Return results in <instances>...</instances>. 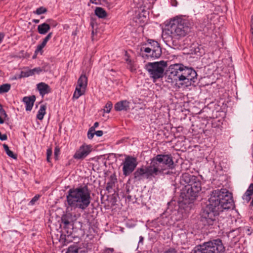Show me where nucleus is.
<instances>
[{"label":"nucleus","instance_id":"obj_1","mask_svg":"<svg viewBox=\"0 0 253 253\" xmlns=\"http://www.w3.org/2000/svg\"><path fill=\"white\" fill-rule=\"evenodd\" d=\"M232 194L226 189L213 190L210 194L207 206L202 214V221L205 225H213L223 210L233 208Z\"/></svg>","mask_w":253,"mask_h":253},{"label":"nucleus","instance_id":"obj_2","mask_svg":"<svg viewBox=\"0 0 253 253\" xmlns=\"http://www.w3.org/2000/svg\"><path fill=\"white\" fill-rule=\"evenodd\" d=\"M192 26L193 23L187 19L174 18L163 32V38L167 42H176L190 33Z\"/></svg>","mask_w":253,"mask_h":253},{"label":"nucleus","instance_id":"obj_3","mask_svg":"<svg viewBox=\"0 0 253 253\" xmlns=\"http://www.w3.org/2000/svg\"><path fill=\"white\" fill-rule=\"evenodd\" d=\"M90 194L91 191L87 186L70 189L66 196L67 209L85 210L91 203Z\"/></svg>","mask_w":253,"mask_h":253},{"label":"nucleus","instance_id":"obj_4","mask_svg":"<svg viewBox=\"0 0 253 253\" xmlns=\"http://www.w3.org/2000/svg\"><path fill=\"white\" fill-rule=\"evenodd\" d=\"M181 182L185 184L181 192L182 198L187 203L193 202L202 189L200 180L194 175L184 173L181 176Z\"/></svg>","mask_w":253,"mask_h":253},{"label":"nucleus","instance_id":"obj_5","mask_svg":"<svg viewBox=\"0 0 253 253\" xmlns=\"http://www.w3.org/2000/svg\"><path fill=\"white\" fill-rule=\"evenodd\" d=\"M224 251V247L220 239L213 240L204 243L191 253H221Z\"/></svg>","mask_w":253,"mask_h":253},{"label":"nucleus","instance_id":"obj_6","mask_svg":"<svg viewBox=\"0 0 253 253\" xmlns=\"http://www.w3.org/2000/svg\"><path fill=\"white\" fill-rule=\"evenodd\" d=\"M167 66V62L164 61L149 62L145 65V69L151 78L157 80L164 76L165 69Z\"/></svg>","mask_w":253,"mask_h":253},{"label":"nucleus","instance_id":"obj_7","mask_svg":"<svg viewBox=\"0 0 253 253\" xmlns=\"http://www.w3.org/2000/svg\"><path fill=\"white\" fill-rule=\"evenodd\" d=\"M182 64H175L169 66L167 81L170 83H175V84L179 83L181 84L182 78L180 74H182Z\"/></svg>","mask_w":253,"mask_h":253},{"label":"nucleus","instance_id":"obj_8","mask_svg":"<svg viewBox=\"0 0 253 253\" xmlns=\"http://www.w3.org/2000/svg\"><path fill=\"white\" fill-rule=\"evenodd\" d=\"M181 74H180L182 78L181 85H185L188 86L196 82L197 74L196 72L192 68H188L183 65Z\"/></svg>","mask_w":253,"mask_h":253},{"label":"nucleus","instance_id":"obj_9","mask_svg":"<svg viewBox=\"0 0 253 253\" xmlns=\"http://www.w3.org/2000/svg\"><path fill=\"white\" fill-rule=\"evenodd\" d=\"M147 167L148 172L152 174L153 177H155L159 173H163L164 170H166V168H163L157 156L151 159L150 164L149 166H147Z\"/></svg>","mask_w":253,"mask_h":253},{"label":"nucleus","instance_id":"obj_10","mask_svg":"<svg viewBox=\"0 0 253 253\" xmlns=\"http://www.w3.org/2000/svg\"><path fill=\"white\" fill-rule=\"evenodd\" d=\"M137 164L136 158L132 156H126L123 163L124 175L125 176L129 175L135 169Z\"/></svg>","mask_w":253,"mask_h":253},{"label":"nucleus","instance_id":"obj_11","mask_svg":"<svg viewBox=\"0 0 253 253\" xmlns=\"http://www.w3.org/2000/svg\"><path fill=\"white\" fill-rule=\"evenodd\" d=\"M92 151V146L84 144L76 151L73 158L76 160H83Z\"/></svg>","mask_w":253,"mask_h":253},{"label":"nucleus","instance_id":"obj_12","mask_svg":"<svg viewBox=\"0 0 253 253\" xmlns=\"http://www.w3.org/2000/svg\"><path fill=\"white\" fill-rule=\"evenodd\" d=\"M158 158L160 161L163 168H172L173 166V161L170 155L159 154L157 155Z\"/></svg>","mask_w":253,"mask_h":253},{"label":"nucleus","instance_id":"obj_13","mask_svg":"<svg viewBox=\"0 0 253 253\" xmlns=\"http://www.w3.org/2000/svg\"><path fill=\"white\" fill-rule=\"evenodd\" d=\"M148 41L151 47L153 49V53H152L150 55L154 58L159 57L162 53L161 48L159 43L157 42L152 40H149Z\"/></svg>","mask_w":253,"mask_h":253},{"label":"nucleus","instance_id":"obj_14","mask_svg":"<svg viewBox=\"0 0 253 253\" xmlns=\"http://www.w3.org/2000/svg\"><path fill=\"white\" fill-rule=\"evenodd\" d=\"M133 175L134 178L137 180H140L141 179V176L143 175H145L147 178L153 177L152 174L148 172V168L147 166L145 168L142 167L138 168L134 172Z\"/></svg>","mask_w":253,"mask_h":253},{"label":"nucleus","instance_id":"obj_15","mask_svg":"<svg viewBox=\"0 0 253 253\" xmlns=\"http://www.w3.org/2000/svg\"><path fill=\"white\" fill-rule=\"evenodd\" d=\"M130 102L126 100L117 102L115 105V109L117 111H127L129 109Z\"/></svg>","mask_w":253,"mask_h":253},{"label":"nucleus","instance_id":"obj_16","mask_svg":"<svg viewBox=\"0 0 253 253\" xmlns=\"http://www.w3.org/2000/svg\"><path fill=\"white\" fill-rule=\"evenodd\" d=\"M36 97L34 95L29 97H24L23 99V102L26 104V110L27 111H31L33 106Z\"/></svg>","mask_w":253,"mask_h":253},{"label":"nucleus","instance_id":"obj_17","mask_svg":"<svg viewBox=\"0 0 253 253\" xmlns=\"http://www.w3.org/2000/svg\"><path fill=\"white\" fill-rule=\"evenodd\" d=\"M37 88L41 95L42 96L45 94L50 92L51 89L49 86L44 83H41L37 85Z\"/></svg>","mask_w":253,"mask_h":253},{"label":"nucleus","instance_id":"obj_18","mask_svg":"<svg viewBox=\"0 0 253 253\" xmlns=\"http://www.w3.org/2000/svg\"><path fill=\"white\" fill-rule=\"evenodd\" d=\"M49 24L44 23L38 26V31L40 34L44 35L50 30Z\"/></svg>","mask_w":253,"mask_h":253},{"label":"nucleus","instance_id":"obj_19","mask_svg":"<svg viewBox=\"0 0 253 253\" xmlns=\"http://www.w3.org/2000/svg\"><path fill=\"white\" fill-rule=\"evenodd\" d=\"M87 84V78L84 75H82L78 81L77 85L86 88Z\"/></svg>","mask_w":253,"mask_h":253},{"label":"nucleus","instance_id":"obj_20","mask_svg":"<svg viewBox=\"0 0 253 253\" xmlns=\"http://www.w3.org/2000/svg\"><path fill=\"white\" fill-rule=\"evenodd\" d=\"M85 88L77 85L73 95V98L78 99L85 92Z\"/></svg>","mask_w":253,"mask_h":253},{"label":"nucleus","instance_id":"obj_21","mask_svg":"<svg viewBox=\"0 0 253 253\" xmlns=\"http://www.w3.org/2000/svg\"><path fill=\"white\" fill-rule=\"evenodd\" d=\"M95 13L99 18H104L107 16L106 11L101 7H96L95 10Z\"/></svg>","mask_w":253,"mask_h":253},{"label":"nucleus","instance_id":"obj_22","mask_svg":"<svg viewBox=\"0 0 253 253\" xmlns=\"http://www.w3.org/2000/svg\"><path fill=\"white\" fill-rule=\"evenodd\" d=\"M84 251H83L81 248H78L77 246H70L66 253H84Z\"/></svg>","mask_w":253,"mask_h":253},{"label":"nucleus","instance_id":"obj_23","mask_svg":"<svg viewBox=\"0 0 253 253\" xmlns=\"http://www.w3.org/2000/svg\"><path fill=\"white\" fill-rule=\"evenodd\" d=\"M46 107L45 105H42L40 106V108L38 111L37 118L40 120H42L43 118L44 115L45 114Z\"/></svg>","mask_w":253,"mask_h":253},{"label":"nucleus","instance_id":"obj_24","mask_svg":"<svg viewBox=\"0 0 253 253\" xmlns=\"http://www.w3.org/2000/svg\"><path fill=\"white\" fill-rule=\"evenodd\" d=\"M71 219L72 215L70 213L64 214L61 217L62 223H64L65 226H68L70 224Z\"/></svg>","mask_w":253,"mask_h":253},{"label":"nucleus","instance_id":"obj_25","mask_svg":"<svg viewBox=\"0 0 253 253\" xmlns=\"http://www.w3.org/2000/svg\"><path fill=\"white\" fill-rule=\"evenodd\" d=\"M3 148L6 153V154L9 157L14 159H17V155L13 154V152L9 150L7 145L4 144H3Z\"/></svg>","mask_w":253,"mask_h":253},{"label":"nucleus","instance_id":"obj_26","mask_svg":"<svg viewBox=\"0 0 253 253\" xmlns=\"http://www.w3.org/2000/svg\"><path fill=\"white\" fill-rule=\"evenodd\" d=\"M10 84H3L0 86V93L8 92L10 89Z\"/></svg>","mask_w":253,"mask_h":253},{"label":"nucleus","instance_id":"obj_27","mask_svg":"<svg viewBox=\"0 0 253 253\" xmlns=\"http://www.w3.org/2000/svg\"><path fill=\"white\" fill-rule=\"evenodd\" d=\"M34 75L33 70H29L27 71H22L20 74V77H28Z\"/></svg>","mask_w":253,"mask_h":253},{"label":"nucleus","instance_id":"obj_28","mask_svg":"<svg viewBox=\"0 0 253 253\" xmlns=\"http://www.w3.org/2000/svg\"><path fill=\"white\" fill-rule=\"evenodd\" d=\"M111 181L108 182L107 183V185L106 189L107 190H109L110 188H112L113 186L114 185L115 182L116 181V178H114L113 176H111L110 177Z\"/></svg>","mask_w":253,"mask_h":253},{"label":"nucleus","instance_id":"obj_29","mask_svg":"<svg viewBox=\"0 0 253 253\" xmlns=\"http://www.w3.org/2000/svg\"><path fill=\"white\" fill-rule=\"evenodd\" d=\"M127 63V65H128V68L130 69V70L131 71V72H133V71L135 70V68L133 65V62L131 61V60H130L129 59L128 57H127L126 59Z\"/></svg>","mask_w":253,"mask_h":253},{"label":"nucleus","instance_id":"obj_30","mask_svg":"<svg viewBox=\"0 0 253 253\" xmlns=\"http://www.w3.org/2000/svg\"><path fill=\"white\" fill-rule=\"evenodd\" d=\"M46 11H47V9L45 8L42 6V7H40L37 8V10H36V11H35L34 12L38 15H40V14L45 13Z\"/></svg>","mask_w":253,"mask_h":253},{"label":"nucleus","instance_id":"obj_31","mask_svg":"<svg viewBox=\"0 0 253 253\" xmlns=\"http://www.w3.org/2000/svg\"><path fill=\"white\" fill-rule=\"evenodd\" d=\"M112 103L111 102H108L104 109V112L107 113H109L112 108Z\"/></svg>","mask_w":253,"mask_h":253},{"label":"nucleus","instance_id":"obj_32","mask_svg":"<svg viewBox=\"0 0 253 253\" xmlns=\"http://www.w3.org/2000/svg\"><path fill=\"white\" fill-rule=\"evenodd\" d=\"M40 197V195H36V196H35L30 201V202L29 203V205L31 206L34 205L35 204V203L39 199Z\"/></svg>","mask_w":253,"mask_h":253},{"label":"nucleus","instance_id":"obj_33","mask_svg":"<svg viewBox=\"0 0 253 253\" xmlns=\"http://www.w3.org/2000/svg\"><path fill=\"white\" fill-rule=\"evenodd\" d=\"M52 35V33L51 32L49 33L43 40L42 43H43L44 45H46L47 42L51 39Z\"/></svg>","mask_w":253,"mask_h":253},{"label":"nucleus","instance_id":"obj_34","mask_svg":"<svg viewBox=\"0 0 253 253\" xmlns=\"http://www.w3.org/2000/svg\"><path fill=\"white\" fill-rule=\"evenodd\" d=\"M163 253H178V252L175 248H169L166 250Z\"/></svg>","mask_w":253,"mask_h":253},{"label":"nucleus","instance_id":"obj_35","mask_svg":"<svg viewBox=\"0 0 253 253\" xmlns=\"http://www.w3.org/2000/svg\"><path fill=\"white\" fill-rule=\"evenodd\" d=\"M94 130H92L90 128L89 129V130L87 132V137L88 139H91L93 138L94 135L95 134Z\"/></svg>","mask_w":253,"mask_h":253},{"label":"nucleus","instance_id":"obj_36","mask_svg":"<svg viewBox=\"0 0 253 253\" xmlns=\"http://www.w3.org/2000/svg\"><path fill=\"white\" fill-rule=\"evenodd\" d=\"M45 46L43 43H42L41 44L38 45L37 46V48L35 51L36 53H37L38 52H39L40 51H41L42 49Z\"/></svg>","mask_w":253,"mask_h":253},{"label":"nucleus","instance_id":"obj_37","mask_svg":"<svg viewBox=\"0 0 253 253\" xmlns=\"http://www.w3.org/2000/svg\"><path fill=\"white\" fill-rule=\"evenodd\" d=\"M32 70H33L34 74H35L36 73L37 74H39L40 73H41L42 71V70L40 67L35 68Z\"/></svg>","mask_w":253,"mask_h":253},{"label":"nucleus","instance_id":"obj_38","mask_svg":"<svg viewBox=\"0 0 253 253\" xmlns=\"http://www.w3.org/2000/svg\"><path fill=\"white\" fill-rule=\"evenodd\" d=\"M47 22L48 23V24L52 25L53 27H55L57 25L56 22H55L54 21L51 20V19H48L47 20Z\"/></svg>","mask_w":253,"mask_h":253},{"label":"nucleus","instance_id":"obj_39","mask_svg":"<svg viewBox=\"0 0 253 253\" xmlns=\"http://www.w3.org/2000/svg\"><path fill=\"white\" fill-rule=\"evenodd\" d=\"M144 51L146 52V53H150L152 52V53H153V49L152 48H151V47H145L144 49Z\"/></svg>","mask_w":253,"mask_h":253},{"label":"nucleus","instance_id":"obj_40","mask_svg":"<svg viewBox=\"0 0 253 253\" xmlns=\"http://www.w3.org/2000/svg\"><path fill=\"white\" fill-rule=\"evenodd\" d=\"M60 149L59 148L56 147L54 150V156L56 159H57L58 155L59 154Z\"/></svg>","mask_w":253,"mask_h":253},{"label":"nucleus","instance_id":"obj_41","mask_svg":"<svg viewBox=\"0 0 253 253\" xmlns=\"http://www.w3.org/2000/svg\"><path fill=\"white\" fill-rule=\"evenodd\" d=\"M0 113L4 118H6L7 116L5 111L3 108L2 109H0Z\"/></svg>","mask_w":253,"mask_h":253},{"label":"nucleus","instance_id":"obj_42","mask_svg":"<svg viewBox=\"0 0 253 253\" xmlns=\"http://www.w3.org/2000/svg\"><path fill=\"white\" fill-rule=\"evenodd\" d=\"M114 251V250L113 248H108L104 251V253H113Z\"/></svg>","mask_w":253,"mask_h":253},{"label":"nucleus","instance_id":"obj_43","mask_svg":"<svg viewBox=\"0 0 253 253\" xmlns=\"http://www.w3.org/2000/svg\"><path fill=\"white\" fill-rule=\"evenodd\" d=\"M94 133L97 136H101L103 134L102 130H97L96 131H94Z\"/></svg>","mask_w":253,"mask_h":253},{"label":"nucleus","instance_id":"obj_44","mask_svg":"<svg viewBox=\"0 0 253 253\" xmlns=\"http://www.w3.org/2000/svg\"><path fill=\"white\" fill-rule=\"evenodd\" d=\"M99 126V123L98 122H95L94 124V125L93 126H92V127H91L90 128L92 130H94L95 131V129L96 127H98Z\"/></svg>","mask_w":253,"mask_h":253},{"label":"nucleus","instance_id":"obj_45","mask_svg":"<svg viewBox=\"0 0 253 253\" xmlns=\"http://www.w3.org/2000/svg\"><path fill=\"white\" fill-rule=\"evenodd\" d=\"M52 151L51 149L49 148L47 150L46 155L47 157H50L52 155Z\"/></svg>","mask_w":253,"mask_h":253},{"label":"nucleus","instance_id":"obj_46","mask_svg":"<svg viewBox=\"0 0 253 253\" xmlns=\"http://www.w3.org/2000/svg\"><path fill=\"white\" fill-rule=\"evenodd\" d=\"M91 25H92V32H91L92 40H94V39H93L94 36L95 34H96V32L94 29L93 25L92 24H91Z\"/></svg>","mask_w":253,"mask_h":253},{"label":"nucleus","instance_id":"obj_47","mask_svg":"<svg viewBox=\"0 0 253 253\" xmlns=\"http://www.w3.org/2000/svg\"><path fill=\"white\" fill-rule=\"evenodd\" d=\"M7 138V135L6 134H1V136H0V139L1 140H6Z\"/></svg>","mask_w":253,"mask_h":253},{"label":"nucleus","instance_id":"obj_48","mask_svg":"<svg viewBox=\"0 0 253 253\" xmlns=\"http://www.w3.org/2000/svg\"><path fill=\"white\" fill-rule=\"evenodd\" d=\"M3 37L4 35H3V34L0 33V43L2 42Z\"/></svg>","mask_w":253,"mask_h":253},{"label":"nucleus","instance_id":"obj_49","mask_svg":"<svg viewBox=\"0 0 253 253\" xmlns=\"http://www.w3.org/2000/svg\"><path fill=\"white\" fill-rule=\"evenodd\" d=\"M33 22L35 23H39L40 22V20L39 19H34L33 20Z\"/></svg>","mask_w":253,"mask_h":253},{"label":"nucleus","instance_id":"obj_50","mask_svg":"<svg viewBox=\"0 0 253 253\" xmlns=\"http://www.w3.org/2000/svg\"><path fill=\"white\" fill-rule=\"evenodd\" d=\"M4 123V121L1 117H0V124H3Z\"/></svg>","mask_w":253,"mask_h":253},{"label":"nucleus","instance_id":"obj_51","mask_svg":"<svg viewBox=\"0 0 253 253\" xmlns=\"http://www.w3.org/2000/svg\"><path fill=\"white\" fill-rule=\"evenodd\" d=\"M50 157H47L46 159L48 162H50Z\"/></svg>","mask_w":253,"mask_h":253},{"label":"nucleus","instance_id":"obj_52","mask_svg":"<svg viewBox=\"0 0 253 253\" xmlns=\"http://www.w3.org/2000/svg\"><path fill=\"white\" fill-rule=\"evenodd\" d=\"M143 238L142 237H140V242L142 241L143 240Z\"/></svg>","mask_w":253,"mask_h":253},{"label":"nucleus","instance_id":"obj_53","mask_svg":"<svg viewBox=\"0 0 253 253\" xmlns=\"http://www.w3.org/2000/svg\"><path fill=\"white\" fill-rule=\"evenodd\" d=\"M2 109V106L0 104V109Z\"/></svg>","mask_w":253,"mask_h":253},{"label":"nucleus","instance_id":"obj_54","mask_svg":"<svg viewBox=\"0 0 253 253\" xmlns=\"http://www.w3.org/2000/svg\"><path fill=\"white\" fill-rule=\"evenodd\" d=\"M207 22V21L205 22V23H204V24H203V26H206V23Z\"/></svg>","mask_w":253,"mask_h":253},{"label":"nucleus","instance_id":"obj_55","mask_svg":"<svg viewBox=\"0 0 253 253\" xmlns=\"http://www.w3.org/2000/svg\"><path fill=\"white\" fill-rule=\"evenodd\" d=\"M1 132H0V136H1Z\"/></svg>","mask_w":253,"mask_h":253}]
</instances>
